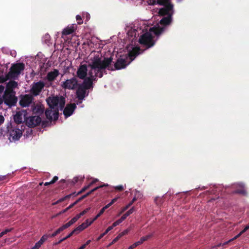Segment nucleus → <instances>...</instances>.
Instances as JSON below:
<instances>
[{
  "label": "nucleus",
  "mask_w": 249,
  "mask_h": 249,
  "mask_svg": "<svg viewBox=\"0 0 249 249\" xmlns=\"http://www.w3.org/2000/svg\"><path fill=\"white\" fill-rule=\"evenodd\" d=\"M45 114L46 118L51 123L53 120L56 121L58 119L59 110L58 108L55 109L49 107L46 110Z\"/></svg>",
  "instance_id": "nucleus-9"
},
{
  "label": "nucleus",
  "mask_w": 249,
  "mask_h": 249,
  "mask_svg": "<svg viewBox=\"0 0 249 249\" xmlns=\"http://www.w3.org/2000/svg\"><path fill=\"white\" fill-rule=\"evenodd\" d=\"M129 231V230L128 229H126L121 232L122 234H123V235H124L127 234L128 233Z\"/></svg>",
  "instance_id": "nucleus-56"
},
{
  "label": "nucleus",
  "mask_w": 249,
  "mask_h": 249,
  "mask_svg": "<svg viewBox=\"0 0 249 249\" xmlns=\"http://www.w3.org/2000/svg\"><path fill=\"white\" fill-rule=\"evenodd\" d=\"M75 194V193H72V194H71L70 195H67L66 196H65L62 197V198H60L59 199H58L57 201H56L55 202L53 203V205H56L60 202H62L67 199H69L71 196H74V195Z\"/></svg>",
  "instance_id": "nucleus-27"
},
{
  "label": "nucleus",
  "mask_w": 249,
  "mask_h": 249,
  "mask_svg": "<svg viewBox=\"0 0 249 249\" xmlns=\"http://www.w3.org/2000/svg\"><path fill=\"white\" fill-rule=\"evenodd\" d=\"M76 107V106L75 104H71L67 105V106L64 109V115L66 117L70 116L71 115H72Z\"/></svg>",
  "instance_id": "nucleus-16"
},
{
  "label": "nucleus",
  "mask_w": 249,
  "mask_h": 249,
  "mask_svg": "<svg viewBox=\"0 0 249 249\" xmlns=\"http://www.w3.org/2000/svg\"><path fill=\"white\" fill-rule=\"evenodd\" d=\"M242 234V233H241V232H240L239 234H238L237 235H236L233 238L229 240L227 242H225L223 243L218 244L217 245L215 246L213 248H219V247H220L221 246H224L225 245H226L227 244H228V243H229V242H231V241H233L234 239H236L237 238L239 237Z\"/></svg>",
  "instance_id": "nucleus-26"
},
{
  "label": "nucleus",
  "mask_w": 249,
  "mask_h": 249,
  "mask_svg": "<svg viewBox=\"0 0 249 249\" xmlns=\"http://www.w3.org/2000/svg\"><path fill=\"white\" fill-rule=\"evenodd\" d=\"M42 245V244L38 241L35 244V246L31 248V249H38Z\"/></svg>",
  "instance_id": "nucleus-35"
},
{
  "label": "nucleus",
  "mask_w": 249,
  "mask_h": 249,
  "mask_svg": "<svg viewBox=\"0 0 249 249\" xmlns=\"http://www.w3.org/2000/svg\"><path fill=\"white\" fill-rule=\"evenodd\" d=\"M83 80V83L82 84H79L80 85H81L82 87L86 88L88 90L93 88V83H92V81L90 78L87 77Z\"/></svg>",
  "instance_id": "nucleus-19"
},
{
  "label": "nucleus",
  "mask_w": 249,
  "mask_h": 249,
  "mask_svg": "<svg viewBox=\"0 0 249 249\" xmlns=\"http://www.w3.org/2000/svg\"><path fill=\"white\" fill-rule=\"evenodd\" d=\"M134 207H132L130 210H129L127 212H126L125 213L128 216L129 215L132 214L134 212Z\"/></svg>",
  "instance_id": "nucleus-41"
},
{
  "label": "nucleus",
  "mask_w": 249,
  "mask_h": 249,
  "mask_svg": "<svg viewBox=\"0 0 249 249\" xmlns=\"http://www.w3.org/2000/svg\"><path fill=\"white\" fill-rule=\"evenodd\" d=\"M81 217V215H80V213L77 214L75 216L73 217L71 220L72 221L73 224L75 223L78 219H79Z\"/></svg>",
  "instance_id": "nucleus-37"
},
{
  "label": "nucleus",
  "mask_w": 249,
  "mask_h": 249,
  "mask_svg": "<svg viewBox=\"0 0 249 249\" xmlns=\"http://www.w3.org/2000/svg\"><path fill=\"white\" fill-rule=\"evenodd\" d=\"M112 58H104V60L99 57H94L91 63L89 64V67L91 69H94V75H92V77H88L90 78L92 83L97 80V77L101 78L103 76V73L106 72V69L110 65L112 62Z\"/></svg>",
  "instance_id": "nucleus-2"
},
{
  "label": "nucleus",
  "mask_w": 249,
  "mask_h": 249,
  "mask_svg": "<svg viewBox=\"0 0 249 249\" xmlns=\"http://www.w3.org/2000/svg\"><path fill=\"white\" fill-rule=\"evenodd\" d=\"M117 225H119V224L117 223V221H116L115 222H114L112 225H111V226L112 227V228H113L114 227L117 226Z\"/></svg>",
  "instance_id": "nucleus-62"
},
{
  "label": "nucleus",
  "mask_w": 249,
  "mask_h": 249,
  "mask_svg": "<svg viewBox=\"0 0 249 249\" xmlns=\"http://www.w3.org/2000/svg\"><path fill=\"white\" fill-rule=\"evenodd\" d=\"M127 216H128L127 215V214L125 213L122 216L121 218L124 221L126 218Z\"/></svg>",
  "instance_id": "nucleus-58"
},
{
  "label": "nucleus",
  "mask_w": 249,
  "mask_h": 249,
  "mask_svg": "<svg viewBox=\"0 0 249 249\" xmlns=\"http://www.w3.org/2000/svg\"><path fill=\"white\" fill-rule=\"evenodd\" d=\"M93 70L94 71V69H91L90 68V70L89 71V77H92V75H94L93 72Z\"/></svg>",
  "instance_id": "nucleus-53"
},
{
  "label": "nucleus",
  "mask_w": 249,
  "mask_h": 249,
  "mask_svg": "<svg viewBox=\"0 0 249 249\" xmlns=\"http://www.w3.org/2000/svg\"><path fill=\"white\" fill-rule=\"evenodd\" d=\"M18 86V82L14 80H11L8 82L6 86L5 91L13 92V89Z\"/></svg>",
  "instance_id": "nucleus-21"
},
{
  "label": "nucleus",
  "mask_w": 249,
  "mask_h": 249,
  "mask_svg": "<svg viewBox=\"0 0 249 249\" xmlns=\"http://www.w3.org/2000/svg\"><path fill=\"white\" fill-rule=\"evenodd\" d=\"M239 188L236 189L233 192L235 194H239L244 196L247 195V192L245 188L244 184L243 183L239 184Z\"/></svg>",
  "instance_id": "nucleus-23"
},
{
  "label": "nucleus",
  "mask_w": 249,
  "mask_h": 249,
  "mask_svg": "<svg viewBox=\"0 0 249 249\" xmlns=\"http://www.w3.org/2000/svg\"><path fill=\"white\" fill-rule=\"evenodd\" d=\"M141 242L138 241L136 242H135V243H134L133 244H132L131 246L133 248V249H134L135 248H136V247H137L138 246L141 245Z\"/></svg>",
  "instance_id": "nucleus-43"
},
{
  "label": "nucleus",
  "mask_w": 249,
  "mask_h": 249,
  "mask_svg": "<svg viewBox=\"0 0 249 249\" xmlns=\"http://www.w3.org/2000/svg\"><path fill=\"white\" fill-rule=\"evenodd\" d=\"M156 3L163 7L160 8L158 14L162 18L160 20L159 23L161 26L157 24L150 28V31L156 36H159L166 30V27L170 25L173 22V16L174 14V4L172 3L171 0H156L154 4Z\"/></svg>",
  "instance_id": "nucleus-1"
},
{
  "label": "nucleus",
  "mask_w": 249,
  "mask_h": 249,
  "mask_svg": "<svg viewBox=\"0 0 249 249\" xmlns=\"http://www.w3.org/2000/svg\"><path fill=\"white\" fill-rule=\"evenodd\" d=\"M33 98L29 94L22 96L19 101V104L22 107H28L32 102Z\"/></svg>",
  "instance_id": "nucleus-15"
},
{
  "label": "nucleus",
  "mask_w": 249,
  "mask_h": 249,
  "mask_svg": "<svg viewBox=\"0 0 249 249\" xmlns=\"http://www.w3.org/2000/svg\"><path fill=\"white\" fill-rule=\"evenodd\" d=\"M141 50L140 47H136L130 51L128 55L121 56L118 58L114 64V69L111 67H107L108 70L113 71L114 70H120L125 68L132 61L135 57L141 53Z\"/></svg>",
  "instance_id": "nucleus-3"
},
{
  "label": "nucleus",
  "mask_w": 249,
  "mask_h": 249,
  "mask_svg": "<svg viewBox=\"0 0 249 249\" xmlns=\"http://www.w3.org/2000/svg\"><path fill=\"white\" fill-rule=\"evenodd\" d=\"M4 89V87L2 85H0V93H1Z\"/></svg>",
  "instance_id": "nucleus-60"
},
{
  "label": "nucleus",
  "mask_w": 249,
  "mask_h": 249,
  "mask_svg": "<svg viewBox=\"0 0 249 249\" xmlns=\"http://www.w3.org/2000/svg\"><path fill=\"white\" fill-rule=\"evenodd\" d=\"M74 30L75 29L73 26L67 27L63 30L62 35L67 36L70 35L74 32Z\"/></svg>",
  "instance_id": "nucleus-25"
},
{
  "label": "nucleus",
  "mask_w": 249,
  "mask_h": 249,
  "mask_svg": "<svg viewBox=\"0 0 249 249\" xmlns=\"http://www.w3.org/2000/svg\"><path fill=\"white\" fill-rule=\"evenodd\" d=\"M73 224V223L72 222V221L70 220L68 223H66L65 224H64L62 226H63V228L64 229V230H65V229L68 228L69 227H70Z\"/></svg>",
  "instance_id": "nucleus-34"
},
{
  "label": "nucleus",
  "mask_w": 249,
  "mask_h": 249,
  "mask_svg": "<svg viewBox=\"0 0 249 249\" xmlns=\"http://www.w3.org/2000/svg\"><path fill=\"white\" fill-rule=\"evenodd\" d=\"M9 79H11L10 77L8 76V73H7L5 76L3 75L0 76V84L3 83Z\"/></svg>",
  "instance_id": "nucleus-29"
},
{
  "label": "nucleus",
  "mask_w": 249,
  "mask_h": 249,
  "mask_svg": "<svg viewBox=\"0 0 249 249\" xmlns=\"http://www.w3.org/2000/svg\"><path fill=\"white\" fill-rule=\"evenodd\" d=\"M117 199H118V197H115V198H113L110 202L111 203V204L112 205L113 203H114L117 201Z\"/></svg>",
  "instance_id": "nucleus-61"
},
{
  "label": "nucleus",
  "mask_w": 249,
  "mask_h": 249,
  "mask_svg": "<svg viewBox=\"0 0 249 249\" xmlns=\"http://www.w3.org/2000/svg\"><path fill=\"white\" fill-rule=\"evenodd\" d=\"M92 224V222H90L89 224H86L85 223H83L82 224L78 226L77 227H76L75 229H74L72 232H73V234L76 233L77 234L79 232L82 231L84 229H85L86 228H87L88 226Z\"/></svg>",
  "instance_id": "nucleus-22"
},
{
  "label": "nucleus",
  "mask_w": 249,
  "mask_h": 249,
  "mask_svg": "<svg viewBox=\"0 0 249 249\" xmlns=\"http://www.w3.org/2000/svg\"><path fill=\"white\" fill-rule=\"evenodd\" d=\"M105 235V234L103 232V233L101 234L97 238L96 241H99Z\"/></svg>",
  "instance_id": "nucleus-52"
},
{
  "label": "nucleus",
  "mask_w": 249,
  "mask_h": 249,
  "mask_svg": "<svg viewBox=\"0 0 249 249\" xmlns=\"http://www.w3.org/2000/svg\"><path fill=\"white\" fill-rule=\"evenodd\" d=\"M151 236V235H148L142 237L141 238L139 241L141 242V244H142L144 241L147 240L148 239L150 238Z\"/></svg>",
  "instance_id": "nucleus-33"
},
{
  "label": "nucleus",
  "mask_w": 249,
  "mask_h": 249,
  "mask_svg": "<svg viewBox=\"0 0 249 249\" xmlns=\"http://www.w3.org/2000/svg\"><path fill=\"white\" fill-rule=\"evenodd\" d=\"M78 202H77V201H75L74 203H73L72 204H71L68 207H67L66 208V210H69V209H70L72 207H73L75 205H76Z\"/></svg>",
  "instance_id": "nucleus-48"
},
{
  "label": "nucleus",
  "mask_w": 249,
  "mask_h": 249,
  "mask_svg": "<svg viewBox=\"0 0 249 249\" xmlns=\"http://www.w3.org/2000/svg\"><path fill=\"white\" fill-rule=\"evenodd\" d=\"M44 87L45 84L42 81H40L34 83L33 84L31 91L34 95L37 96L39 94Z\"/></svg>",
  "instance_id": "nucleus-13"
},
{
  "label": "nucleus",
  "mask_w": 249,
  "mask_h": 249,
  "mask_svg": "<svg viewBox=\"0 0 249 249\" xmlns=\"http://www.w3.org/2000/svg\"><path fill=\"white\" fill-rule=\"evenodd\" d=\"M119 239L117 237H115L112 241L111 244H114Z\"/></svg>",
  "instance_id": "nucleus-63"
},
{
  "label": "nucleus",
  "mask_w": 249,
  "mask_h": 249,
  "mask_svg": "<svg viewBox=\"0 0 249 249\" xmlns=\"http://www.w3.org/2000/svg\"><path fill=\"white\" fill-rule=\"evenodd\" d=\"M104 213V212H103V210H101L100 212L98 213V214L92 220H91L90 221L92 222V223L94 221H95L97 219V218L98 217H99L103 213Z\"/></svg>",
  "instance_id": "nucleus-36"
},
{
  "label": "nucleus",
  "mask_w": 249,
  "mask_h": 249,
  "mask_svg": "<svg viewBox=\"0 0 249 249\" xmlns=\"http://www.w3.org/2000/svg\"><path fill=\"white\" fill-rule=\"evenodd\" d=\"M26 124L29 127H34L41 124V118L39 116H31L25 120Z\"/></svg>",
  "instance_id": "nucleus-12"
},
{
  "label": "nucleus",
  "mask_w": 249,
  "mask_h": 249,
  "mask_svg": "<svg viewBox=\"0 0 249 249\" xmlns=\"http://www.w3.org/2000/svg\"><path fill=\"white\" fill-rule=\"evenodd\" d=\"M90 187V185L89 184L87 186H86L85 187H84L79 192H78L77 194H76L75 192V194L74 195V196H76L82 193H83L84 192H85L86 190H87V189H88L89 187Z\"/></svg>",
  "instance_id": "nucleus-31"
},
{
  "label": "nucleus",
  "mask_w": 249,
  "mask_h": 249,
  "mask_svg": "<svg viewBox=\"0 0 249 249\" xmlns=\"http://www.w3.org/2000/svg\"><path fill=\"white\" fill-rule=\"evenodd\" d=\"M25 69V65L23 63H18L12 65L7 73L10 79L17 78Z\"/></svg>",
  "instance_id": "nucleus-5"
},
{
  "label": "nucleus",
  "mask_w": 249,
  "mask_h": 249,
  "mask_svg": "<svg viewBox=\"0 0 249 249\" xmlns=\"http://www.w3.org/2000/svg\"><path fill=\"white\" fill-rule=\"evenodd\" d=\"M130 207L128 206L127 205H126L125 207H123L122 209L121 212H120V214L124 213V211L127 210Z\"/></svg>",
  "instance_id": "nucleus-50"
},
{
  "label": "nucleus",
  "mask_w": 249,
  "mask_h": 249,
  "mask_svg": "<svg viewBox=\"0 0 249 249\" xmlns=\"http://www.w3.org/2000/svg\"><path fill=\"white\" fill-rule=\"evenodd\" d=\"M113 229V228L111 226L108 227L107 229L105 231V232H104L105 235L107 234L110 231H111V230Z\"/></svg>",
  "instance_id": "nucleus-46"
},
{
  "label": "nucleus",
  "mask_w": 249,
  "mask_h": 249,
  "mask_svg": "<svg viewBox=\"0 0 249 249\" xmlns=\"http://www.w3.org/2000/svg\"><path fill=\"white\" fill-rule=\"evenodd\" d=\"M90 208L89 207L85 209L84 210H83L82 212H81V213H79L80 215H81V216L84 215L90 210Z\"/></svg>",
  "instance_id": "nucleus-40"
},
{
  "label": "nucleus",
  "mask_w": 249,
  "mask_h": 249,
  "mask_svg": "<svg viewBox=\"0 0 249 249\" xmlns=\"http://www.w3.org/2000/svg\"><path fill=\"white\" fill-rule=\"evenodd\" d=\"M86 245L84 244L82 245L79 249H84L86 247Z\"/></svg>",
  "instance_id": "nucleus-64"
},
{
  "label": "nucleus",
  "mask_w": 249,
  "mask_h": 249,
  "mask_svg": "<svg viewBox=\"0 0 249 249\" xmlns=\"http://www.w3.org/2000/svg\"><path fill=\"white\" fill-rule=\"evenodd\" d=\"M73 234V232H71L67 236L64 237L63 238L60 239L59 241H58L57 242H56L54 244V245H57L60 244H61L62 242L64 241L66 239H68L69 238L71 237L72 235Z\"/></svg>",
  "instance_id": "nucleus-28"
},
{
  "label": "nucleus",
  "mask_w": 249,
  "mask_h": 249,
  "mask_svg": "<svg viewBox=\"0 0 249 249\" xmlns=\"http://www.w3.org/2000/svg\"><path fill=\"white\" fill-rule=\"evenodd\" d=\"M41 123L42 126L43 127H45L49 125V123H50V122H49L48 121H41Z\"/></svg>",
  "instance_id": "nucleus-39"
},
{
  "label": "nucleus",
  "mask_w": 249,
  "mask_h": 249,
  "mask_svg": "<svg viewBox=\"0 0 249 249\" xmlns=\"http://www.w3.org/2000/svg\"><path fill=\"white\" fill-rule=\"evenodd\" d=\"M59 233L58 232V231L56 230L54 232H53L52 234H49L50 237H53L55 236H56Z\"/></svg>",
  "instance_id": "nucleus-44"
},
{
  "label": "nucleus",
  "mask_w": 249,
  "mask_h": 249,
  "mask_svg": "<svg viewBox=\"0 0 249 249\" xmlns=\"http://www.w3.org/2000/svg\"><path fill=\"white\" fill-rule=\"evenodd\" d=\"M76 19L77 21V23L78 24H81L83 23V21L80 16L77 15L76 17Z\"/></svg>",
  "instance_id": "nucleus-38"
},
{
  "label": "nucleus",
  "mask_w": 249,
  "mask_h": 249,
  "mask_svg": "<svg viewBox=\"0 0 249 249\" xmlns=\"http://www.w3.org/2000/svg\"><path fill=\"white\" fill-rule=\"evenodd\" d=\"M12 230V229H7L4 230L3 231H2V233H3V235H4L8 232L11 231Z\"/></svg>",
  "instance_id": "nucleus-47"
},
{
  "label": "nucleus",
  "mask_w": 249,
  "mask_h": 249,
  "mask_svg": "<svg viewBox=\"0 0 249 249\" xmlns=\"http://www.w3.org/2000/svg\"><path fill=\"white\" fill-rule=\"evenodd\" d=\"M2 98L4 103L9 106L15 105L18 101L17 98L13 94V92L7 91H5Z\"/></svg>",
  "instance_id": "nucleus-7"
},
{
  "label": "nucleus",
  "mask_w": 249,
  "mask_h": 249,
  "mask_svg": "<svg viewBox=\"0 0 249 249\" xmlns=\"http://www.w3.org/2000/svg\"><path fill=\"white\" fill-rule=\"evenodd\" d=\"M58 179V177L57 176H54L53 179L51 181V183H52V184H53Z\"/></svg>",
  "instance_id": "nucleus-49"
},
{
  "label": "nucleus",
  "mask_w": 249,
  "mask_h": 249,
  "mask_svg": "<svg viewBox=\"0 0 249 249\" xmlns=\"http://www.w3.org/2000/svg\"><path fill=\"white\" fill-rule=\"evenodd\" d=\"M115 190L122 191L124 190V187L122 185H118L115 187Z\"/></svg>",
  "instance_id": "nucleus-42"
},
{
  "label": "nucleus",
  "mask_w": 249,
  "mask_h": 249,
  "mask_svg": "<svg viewBox=\"0 0 249 249\" xmlns=\"http://www.w3.org/2000/svg\"><path fill=\"white\" fill-rule=\"evenodd\" d=\"M112 205L109 202L108 204L106 205L105 206H104L101 210L103 211V212H105L106 209L108 208L110 206H111Z\"/></svg>",
  "instance_id": "nucleus-45"
},
{
  "label": "nucleus",
  "mask_w": 249,
  "mask_h": 249,
  "mask_svg": "<svg viewBox=\"0 0 249 249\" xmlns=\"http://www.w3.org/2000/svg\"><path fill=\"white\" fill-rule=\"evenodd\" d=\"M4 118L2 115H0V125L4 122Z\"/></svg>",
  "instance_id": "nucleus-57"
},
{
  "label": "nucleus",
  "mask_w": 249,
  "mask_h": 249,
  "mask_svg": "<svg viewBox=\"0 0 249 249\" xmlns=\"http://www.w3.org/2000/svg\"><path fill=\"white\" fill-rule=\"evenodd\" d=\"M88 73V67L86 64H81L79 66L77 71V76L81 79H84L87 77Z\"/></svg>",
  "instance_id": "nucleus-14"
},
{
  "label": "nucleus",
  "mask_w": 249,
  "mask_h": 249,
  "mask_svg": "<svg viewBox=\"0 0 249 249\" xmlns=\"http://www.w3.org/2000/svg\"><path fill=\"white\" fill-rule=\"evenodd\" d=\"M15 122L17 124H20L22 122V114L18 112L14 116Z\"/></svg>",
  "instance_id": "nucleus-24"
},
{
  "label": "nucleus",
  "mask_w": 249,
  "mask_h": 249,
  "mask_svg": "<svg viewBox=\"0 0 249 249\" xmlns=\"http://www.w3.org/2000/svg\"><path fill=\"white\" fill-rule=\"evenodd\" d=\"M98 181V179L97 178L94 179L89 184L90 185V186L95 183L96 182Z\"/></svg>",
  "instance_id": "nucleus-54"
},
{
  "label": "nucleus",
  "mask_w": 249,
  "mask_h": 249,
  "mask_svg": "<svg viewBox=\"0 0 249 249\" xmlns=\"http://www.w3.org/2000/svg\"><path fill=\"white\" fill-rule=\"evenodd\" d=\"M76 88V96L78 100L80 101L79 103H81L82 101L84 100L86 96H88L89 91H87V89L84 88L80 84L78 85Z\"/></svg>",
  "instance_id": "nucleus-11"
},
{
  "label": "nucleus",
  "mask_w": 249,
  "mask_h": 249,
  "mask_svg": "<svg viewBox=\"0 0 249 249\" xmlns=\"http://www.w3.org/2000/svg\"><path fill=\"white\" fill-rule=\"evenodd\" d=\"M46 102L51 109L62 110L65 105V99L62 96H50L46 99Z\"/></svg>",
  "instance_id": "nucleus-4"
},
{
  "label": "nucleus",
  "mask_w": 249,
  "mask_h": 249,
  "mask_svg": "<svg viewBox=\"0 0 249 249\" xmlns=\"http://www.w3.org/2000/svg\"><path fill=\"white\" fill-rule=\"evenodd\" d=\"M79 180V179L78 177H74L73 179V182L74 183H76L78 182Z\"/></svg>",
  "instance_id": "nucleus-55"
},
{
  "label": "nucleus",
  "mask_w": 249,
  "mask_h": 249,
  "mask_svg": "<svg viewBox=\"0 0 249 249\" xmlns=\"http://www.w3.org/2000/svg\"><path fill=\"white\" fill-rule=\"evenodd\" d=\"M48 237H50L49 234H44L41 237L39 241L43 244V243L47 240Z\"/></svg>",
  "instance_id": "nucleus-32"
},
{
  "label": "nucleus",
  "mask_w": 249,
  "mask_h": 249,
  "mask_svg": "<svg viewBox=\"0 0 249 249\" xmlns=\"http://www.w3.org/2000/svg\"><path fill=\"white\" fill-rule=\"evenodd\" d=\"M32 111L34 114H37L38 116L41 115L43 113L44 111V107L41 104H34L32 106Z\"/></svg>",
  "instance_id": "nucleus-17"
},
{
  "label": "nucleus",
  "mask_w": 249,
  "mask_h": 249,
  "mask_svg": "<svg viewBox=\"0 0 249 249\" xmlns=\"http://www.w3.org/2000/svg\"><path fill=\"white\" fill-rule=\"evenodd\" d=\"M59 233H60L61 231H63L64 230V229L63 228V226H62L60 228H59L57 230Z\"/></svg>",
  "instance_id": "nucleus-59"
},
{
  "label": "nucleus",
  "mask_w": 249,
  "mask_h": 249,
  "mask_svg": "<svg viewBox=\"0 0 249 249\" xmlns=\"http://www.w3.org/2000/svg\"><path fill=\"white\" fill-rule=\"evenodd\" d=\"M249 229V225L246 226L245 227V228L241 231V233L243 234Z\"/></svg>",
  "instance_id": "nucleus-51"
},
{
  "label": "nucleus",
  "mask_w": 249,
  "mask_h": 249,
  "mask_svg": "<svg viewBox=\"0 0 249 249\" xmlns=\"http://www.w3.org/2000/svg\"><path fill=\"white\" fill-rule=\"evenodd\" d=\"M108 185L107 184H104L103 185H100L99 186H97L95 188H94V189H92L91 190H90V191H89V192L87 193L86 194H85L84 195H83L82 196H81L80 197H79L76 201L77 202H79V201H81L82 200L84 199V198H85L86 197H87V196H89L90 194H91L92 193H93L94 192L97 191V190H98L99 188H102L104 186H107Z\"/></svg>",
  "instance_id": "nucleus-20"
},
{
  "label": "nucleus",
  "mask_w": 249,
  "mask_h": 249,
  "mask_svg": "<svg viewBox=\"0 0 249 249\" xmlns=\"http://www.w3.org/2000/svg\"><path fill=\"white\" fill-rule=\"evenodd\" d=\"M59 74V71L54 69L53 71H50L47 73L46 78L49 82H52L56 79Z\"/></svg>",
  "instance_id": "nucleus-18"
},
{
  "label": "nucleus",
  "mask_w": 249,
  "mask_h": 249,
  "mask_svg": "<svg viewBox=\"0 0 249 249\" xmlns=\"http://www.w3.org/2000/svg\"><path fill=\"white\" fill-rule=\"evenodd\" d=\"M9 138L10 142L18 140L22 135V132L19 128L11 127L8 130Z\"/></svg>",
  "instance_id": "nucleus-8"
},
{
  "label": "nucleus",
  "mask_w": 249,
  "mask_h": 249,
  "mask_svg": "<svg viewBox=\"0 0 249 249\" xmlns=\"http://www.w3.org/2000/svg\"><path fill=\"white\" fill-rule=\"evenodd\" d=\"M154 201H155V203L158 206L161 205L163 203V202L164 201L162 197H156L155 198Z\"/></svg>",
  "instance_id": "nucleus-30"
},
{
  "label": "nucleus",
  "mask_w": 249,
  "mask_h": 249,
  "mask_svg": "<svg viewBox=\"0 0 249 249\" xmlns=\"http://www.w3.org/2000/svg\"><path fill=\"white\" fill-rule=\"evenodd\" d=\"M139 42L148 49L155 45V41L150 33L146 32L142 35L139 39Z\"/></svg>",
  "instance_id": "nucleus-6"
},
{
  "label": "nucleus",
  "mask_w": 249,
  "mask_h": 249,
  "mask_svg": "<svg viewBox=\"0 0 249 249\" xmlns=\"http://www.w3.org/2000/svg\"><path fill=\"white\" fill-rule=\"evenodd\" d=\"M78 85L77 79L75 77H72L64 82L62 85V87L64 89H74L77 88Z\"/></svg>",
  "instance_id": "nucleus-10"
}]
</instances>
